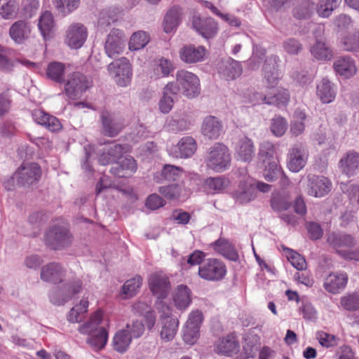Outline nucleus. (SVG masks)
<instances>
[{"label": "nucleus", "instance_id": "nucleus-19", "mask_svg": "<svg viewBox=\"0 0 359 359\" xmlns=\"http://www.w3.org/2000/svg\"><path fill=\"white\" fill-rule=\"evenodd\" d=\"M207 53V49L204 46L194 44L185 45L179 51L181 60L188 65L204 61Z\"/></svg>", "mask_w": 359, "mask_h": 359}, {"label": "nucleus", "instance_id": "nucleus-52", "mask_svg": "<svg viewBox=\"0 0 359 359\" xmlns=\"http://www.w3.org/2000/svg\"><path fill=\"white\" fill-rule=\"evenodd\" d=\"M258 158L262 165L269 163L271 161H277L275 157V147L270 142H264L260 144Z\"/></svg>", "mask_w": 359, "mask_h": 359}, {"label": "nucleus", "instance_id": "nucleus-16", "mask_svg": "<svg viewBox=\"0 0 359 359\" xmlns=\"http://www.w3.org/2000/svg\"><path fill=\"white\" fill-rule=\"evenodd\" d=\"M102 128L104 135L109 137L116 136L123 128V118L107 110H103L100 114Z\"/></svg>", "mask_w": 359, "mask_h": 359}, {"label": "nucleus", "instance_id": "nucleus-35", "mask_svg": "<svg viewBox=\"0 0 359 359\" xmlns=\"http://www.w3.org/2000/svg\"><path fill=\"white\" fill-rule=\"evenodd\" d=\"M222 124L218 118L213 116H206L201 125L202 134L210 140L217 139L222 131Z\"/></svg>", "mask_w": 359, "mask_h": 359}, {"label": "nucleus", "instance_id": "nucleus-29", "mask_svg": "<svg viewBox=\"0 0 359 359\" xmlns=\"http://www.w3.org/2000/svg\"><path fill=\"white\" fill-rule=\"evenodd\" d=\"M32 26L30 22L20 20L15 22L9 29V36L16 43L21 44L31 35Z\"/></svg>", "mask_w": 359, "mask_h": 359}, {"label": "nucleus", "instance_id": "nucleus-64", "mask_svg": "<svg viewBox=\"0 0 359 359\" xmlns=\"http://www.w3.org/2000/svg\"><path fill=\"white\" fill-rule=\"evenodd\" d=\"M341 304L347 311H356L359 309V294L353 293L342 297Z\"/></svg>", "mask_w": 359, "mask_h": 359}, {"label": "nucleus", "instance_id": "nucleus-42", "mask_svg": "<svg viewBox=\"0 0 359 359\" xmlns=\"http://www.w3.org/2000/svg\"><path fill=\"white\" fill-rule=\"evenodd\" d=\"M310 52L315 59L320 61H329L334 57L332 48L327 43L321 40H317L311 46Z\"/></svg>", "mask_w": 359, "mask_h": 359}, {"label": "nucleus", "instance_id": "nucleus-17", "mask_svg": "<svg viewBox=\"0 0 359 359\" xmlns=\"http://www.w3.org/2000/svg\"><path fill=\"white\" fill-rule=\"evenodd\" d=\"M131 146L128 144H110L103 149L102 153L99 156L98 161L101 165H107L114 161L124 158L123 154L129 152Z\"/></svg>", "mask_w": 359, "mask_h": 359}, {"label": "nucleus", "instance_id": "nucleus-61", "mask_svg": "<svg viewBox=\"0 0 359 359\" xmlns=\"http://www.w3.org/2000/svg\"><path fill=\"white\" fill-rule=\"evenodd\" d=\"M315 10L314 4L306 1L297 6L293 11L294 17L302 20L309 18Z\"/></svg>", "mask_w": 359, "mask_h": 359}, {"label": "nucleus", "instance_id": "nucleus-12", "mask_svg": "<svg viewBox=\"0 0 359 359\" xmlns=\"http://www.w3.org/2000/svg\"><path fill=\"white\" fill-rule=\"evenodd\" d=\"M203 322V314L201 311H193L183 328V340L189 345L194 344L199 338L200 326Z\"/></svg>", "mask_w": 359, "mask_h": 359}, {"label": "nucleus", "instance_id": "nucleus-39", "mask_svg": "<svg viewBox=\"0 0 359 359\" xmlns=\"http://www.w3.org/2000/svg\"><path fill=\"white\" fill-rule=\"evenodd\" d=\"M170 314L168 316H165L163 313L165 319L163 321L160 337L164 341H172L175 338L179 327L178 320L175 318H169Z\"/></svg>", "mask_w": 359, "mask_h": 359}, {"label": "nucleus", "instance_id": "nucleus-11", "mask_svg": "<svg viewBox=\"0 0 359 359\" xmlns=\"http://www.w3.org/2000/svg\"><path fill=\"white\" fill-rule=\"evenodd\" d=\"M309 152L306 147L302 143H297L292 146L287 154V165L293 172L302 170L307 162Z\"/></svg>", "mask_w": 359, "mask_h": 359}, {"label": "nucleus", "instance_id": "nucleus-57", "mask_svg": "<svg viewBox=\"0 0 359 359\" xmlns=\"http://www.w3.org/2000/svg\"><path fill=\"white\" fill-rule=\"evenodd\" d=\"M80 1L81 0H55L54 5L60 13L67 15L79 8Z\"/></svg>", "mask_w": 359, "mask_h": 359}, {"label": "nucleus", "instance_id": "nucleus-24", "mask_svg": "<svg viewBox=\"0 0 359 359\" xmlns=\"http://www.w3.org/2000/svg\"><path fill=\"white\" fill-rule=\"evenodd\" d=\"M333 68L337 75L345 79L353 77L358 71L355 60L348 55L336 58L333 63Z\"/></svg>", "mask_w": 359, "mask_h": 359}, {"label": "nucleus", "instance_id": "nucleus-41", "mask_svg": "<svg viewBox=\"0 0 359 359\" xmlns=\"http://www.w3.org/2000/svg\"><path fill=\"white\" fill-rule=\"evenodd\" d=\"M170 95H177V88L172 83H168L163 89L162 97L158 102L159 110L163 114H168L172 109L174 100Z\"/></svg>", "mask_w": 359, "mask_h": 359}, {"label": "nucleus", "instance_id": "nucleus-43", "mask_svg": "<svg viewBox=\"0 0 359 359\" xmlns=\"http://www.w3.org/2000/svg\"><path fill=\"white\" fill-rule=\"evenodd\" d=\"M182 10L178 6L172 7L165 14L163 27L166 33L174 32L180 24Z\"/></svg>", "mask_w": 359, "mask_h": 359}, {"label": "nucleus", "instance_id": "nucleus-40", "mask_svg": "<svg viewBox=\"0 0 359 359\" xmlns=\"http://www.w3.org/2000/svg\"><path fill=\"white\" fill-rule=\"evenodd\" d=\"M229 180L224 176L208 177L204 182V189L208 194H217L223 192L229 185Z\"/></svg>", "mask_w": 359, "mask_h": 359}, {"label": "nucleus", "instance_id": "nucleus-23", "mask_svg": "<svg viewBox=\"0 0 359 359\" xmlns=\"http://www.w3.org/2000/svg\"><path fill=\"white\" fill-rule=\"evenodd\" d=\"M242 72L241 64L231 57L222 59L218 64V74L226 81L238 78Z\"/></svg>", "mask_w": 359, "mask_h": 359}, {"label": "nucleus", "instance_id": "nucleus-13", "mask_svg": "<svg viewBox=\"0 0 359 359\" xmlns=\"http://www.w3.org/2000/svg\"><path fill=\"white\" fill-rule=\"evenodd\" d=\"M197 149V143L191 136H184L179 140L175 145L168 150L170 156L175 158H191Z\"/></svg>", "mask_w": 359, "mask_h": 359}, {"label": "nucleus", "instance_id": "nucleus-56", "mask_svg": "<svg viewBox=\"0 0 359 359\" xmlns=\"http://www.w3.org/2000/svg\"><path fill=\"white\" fill-rule=\"evenodd\" d=\"M18 4L15 0H5L0 8V15L4 19L9 20L16 17Z\"/></svg>", "mask_w": 359, "mask_h": 359}, {"label": "nucleus", "instance_id": "nucleus-20", "mask_svg": "<svg viewBox=\"0 0 359 359\" xmlns=\"http://www.w3.org/2000/svg\"><path fill=\"white\" fill-rule=\"evenodd\" d=\"M256 197L254 178L245 175L241 180L238 188L234 192V198L240 203H246Z\"/></svg>", "mask_w": 359, "mask_h": 359}, {"label": "nucleus", "instance_id": "nucleus-51", "mask_svg": "<svg viewBox=\"0 0 359 359\" xmlns=\"http://www.w3.org/2000/svg\"><path fill=\"white\" fill-rule=\"evenodd\" d=\"M158 191L163 196L168 199H177L187 195V191L182 185L178 184L161 187Z\"/></svg>", "mask_w": 359, "mask_h": 359}, {"label": "nucleus", "instance_id": "nucleus-45", "mask_svg": "<svg viewBox=\"0 0 359 359\" xmlns=\"http://www.w3.org/2000/svg\"><path fill=\"white\" fill-rule=\"evenodd\" d=\"M239 345L233 336L220 339L216 344L217 352L224 355H231L238 351Z\"/></svg>", "mask_w": 359, "mask_h": 359}, {"label": "nucleus", "instance_id": "nucleus-48", "mask_svg": "<svg viewBox=\"0 0 359 359\" xmlns=\"http://www.w3.org/2000/svg\"><path fill=\"white\" fill-rule=\"evenodd\" d=\"M150 36L144 31L134 32L128 41V48L130 51L140 50L144 48L149 42Z\"/></svg>", "mask_w": 359, "mask_h": 359}, {"label": "nucleus", "instance_id": "nucleus-44", "mask_svg": "<svg viewBox=\"0 0 359 359\" xmlns=\"http://www.w3.org/2000/svg\"><path fill=\"white\" fill-rule=\"evenodd\" d=\"M38 27L45 40L51 37L55 28V21L53 14L50 11H45L41 15Z\"/></svg>", "mask_w": 359, "mask_h": 359}, {"label": "nucleus", "instance_id": "nucleus-21", "mask_svg": "<svg viewBox=\"0 0 359 359\" xmlns=\"http://www.w3.org/2000/svg\"><path fill=\"white\" fill-rule=\"evenodd\" d=\"M330 180L323 176L309 175L308 176V194L315 197H323L331 190Z\"/></svg>", "mask_w": 359, "mask_h": 359}, {"label": "nucleus", "instance_id": "nucleus-28", "mask_svg": "<svg viewBox=\"0 0 359 359\" xmlns=\"http://www.w3.org/2000/svg\"><path fill=\"white\" fill-rule=\"evenodd\" d=\"M65 274V269L60 264L51 262L41 268L40 278L44 282L57 284L62 281Z\"/></svg>", "mask_w": 359, "mask_h": 359}, {"label": "nucleus", "instance_id": "nucleus-6", "mask_svg": "<svg viewBox=\"0 0 359 359\" xmlns=\"http://www.w3.org/2000/svg\"><path fill=\"white\" fill-rule=\"evenodd\" d=\"M108 71L114 77L117 85L126 87L131 81L133 71L132 66L126 57H121L108 65Z\"/></svg>", "mask_w": 359, "mask_h": 359}, {"label": "nucleus", "instance_id": "nucleus-34", "mask_svg": "<svg viewBox=\"0 0 359 359\" xmlns=\"http://www.w3.org/2000/svg\"><path fill=\"white\" fill-rule=\"evenodd\" d=\"M236 158L243 162H250L255 155L253 142L244 136L238 139L235 145Z\"/></svg>", "mask_w": 359, "mask_h": 359}, {"label": "nucleus", "instance_id": "nucleus-2", "mask_svg": "<svg viewBox=\"0 0 359 359\" xmlns=\"http://www.w3.org/2000/svg\"><path fill=\"white\" fill-rule=\"evenodd\" d=\"M231 156L228 147L222 143H215L208 150L205 159L208 168L216 172H222L230 168Z\"/></svg>", "mask_w": 359, "mask_h": 359}, {"label": "nucleus", "instance_id": "nucleus-49", "mask_svg": "<svg viewBox=\"0 0 359 359\" xmlns=\"http://www.w3.org/2000/svg\"><path fill=\"white\" fill-rule=\"evenodd\" d=\"M65 65L62 62H50L46 69V76L53 81L62 83L65 81Z\"/></svg>", "mask_w": 359, "mask_h": 359}, {"label": "nucleus", "instance_id": "nucleus-27", "mask_svg": "<svg viewBox=\"0 0 359 359\" xmlns=\"http://www.w3.org/2000/svg\"><path fill=\"white\" fill-rule=\"evenodd\" d=\"M192 25L196 32L205 39L214 37L218 30L216 22L211 18H202L199 16H194Z\"/></svg>", "mask_w": 359, "mask_h": 359}, {"label": "nucleus", "instance_id": "nucleus-53", "mask_svg": "<svg viewBox=\"0 0 359 359\" xmlns=\"http://www.w3.org/2000/svg\"><path fill=\"white\" fill-rule=\"evenodd\" d=\"M264 167V177L269 182H273L283 175V170L277 161H271L263 165Z\"/></svg>", "mask_w": 359, "mask_h": 359}, {"label": "nucleus", "instance_id": "nucleus-36", "mask_svg": "<svg viewBox=\"0 0 359 359\" xmlns=\"http://www.w3.org/2000/svg\"><path fill=\"white\" fill-rule=\"evenodd\" d=\"M327 243L335 248L339 253V248H351L355 243V238L344 233H331L327 239Z\"/></svg>", "mask_w": 359, "mask_h": 359}, {"label": "nucleus", "instance_id": "nucleus-50", "mask_svg": "<svg viewBox=\"0 0 359 359\" xmlns=\"http://www.w3.org/2000/svg\"><path fill=\"white\" fill-rule=\"evenodd\" d=\"M306 118V115L304 111L300 109L295 110L290 123V133L293 136L297 137L304 133Z\"/></svg>", "mask_w": 359, "mask_h": 359}, {"label": "nucleus", "instance_id": "nucleus-31", "mask_svg": "<svg viewBox=\"0 0 359 359\" xmlns=\"http://www.w3.org/2000/svg\"><path fill=\"white\" fill-rule=\"evenodd\" d=\"M192 126L193 121L188 115L175 114L167 118L164 127L168 131L178 133L189 130Z\"/></svg>", "mask_w": 359, "mask_h": 359}, {"label": "nucleus", "instance_id": "nucleus-54", "mask_svg": "<svg viewBox=\"0 0 359 359\" xmlns=\"http://www.w3.org/2000/svg\"><path fill=\"white\" fill-rule=\"evenodd\" d=\"M142 283L141 276H136L133 278L128 280L122 287L123 294L124 298H130L133 297L140 287Z\"/></svg>", "mask_w": 359, "mask_h": 359}, {"label": "nucleus", "instance_id": "nucleus-14", "mask_svg": "<svg viewBox=\"0 0 359 359\" xmlns=\"http://www.w3.org/2000/svg\"><path fill=\"white\" fill-rule=\"evenodd\" d=\"M41 169L35 163H23L15 173L17 184L20 186H29L38 182L41 177Z\"/></svg>", "mask_w": 359, "mask_h": 359}, {"label": "nucleus", "instance_id": "nucleus-60", "mask_svg": "<svg viewBox=\"0 0 359 359\" xmlns=\"http://www.w3.org/2000/svg\"><path fill=\"white\" fill-rule=\"evenodd\" d=\"M340 189L348 196L352 205L359 207V187L358 185L350 183H341Z\"/></svg>", "mask_w": 359, "mask_h": 359}, {"label": "nucleus", "instance_id": "nucleus-30", "mask_svg": "<svg viewBox=\"0 0 359 359\" xmlns=\"http://www.w3.org/2000/svg\"><path fill=\"white\" fill-rule=\"evenodd\" d=\"M174 70L172 62L166 58L161 57L154 61L148 75L150 79L157 80L168 77Z\"/></svg>", "mask_w": 359, "mask_h": 359}, {"label": "nucleus", "instance_id": "nucleus-32", "mask_svg": "<svg viewBox=\"0 0 359 359\" xmlns=\"http://www.w3.org/2000/svg\"><path fill=\"white\" fill-rule=\"evenodd\" d=\"M136 170L137 163L135 160L128 156L114 163L111 168V172L118 177H127L132 175Z\"/></svg>", "mask_w": 359, "mask_h": 359}, {"label": "nucleus", "instance_id": "nucleus-47", "mask_svg": "<svg viewBox=\"0 0 359 359\" xmlns=\"http://www.w3.org/2000/svg\"><path fill=\"white\" fill-rule=\"evenodd\" d=\"M88 297H83L79 304L75 305L70 310L67 316V320L72 323L81 321L88 311Z\"/></svg>", "mask_w": 359, "mask_h": 359}, {"label": "nucleus", "instance_id": "nucleus-62", "mask_svg": "<svg viewBox=\"0 0 359 359\" xmlns=\"http://www.w3.org/2000/svg\"><path fill=\"white\" fill-rule=\"evenodd\" d=\"M337 6V0H319L315 8L318 14L323 18L329 17Z\"/></svg>", "mask_w": 359, "mask_h": 359}, {"label": "nucleus", "instance_id": "nucleus-10", "mask_svg": "<svg viewBox=\"0 0 359 359\" xmlns=\"http://www.w3.org/2000/svg\"><path fill=\"white\" fill-rule=\"evenodd\" d=\"M126 37L124 32L119 29H113L107 34L104 50L107 56L111 58L121 54L126 47Z\"/></svg>", "mask_w": 359, "mask_h": 359}, {"label": "nucleus", "instance_id": "nucleus-4", "mask_svg": "<svg viewBox=\"0 0 359 359\" xmlns=\"http://www.w3.org/2000/svg\"><path fill=\"white\" fill-rule=\"evenodd\" d=\"M149 285L151 291L158 299L157 309L161 313H164L165 316H168L170 313V306L163 302L170 290V282L168 277L163 274L154 273L149 277Z\"/></svg>", "mask_w": 359, "mask_h": 359}, {"label": "nucleus", "instance_id": "nucleus-7", "mask_svg": "<svg viewBox=\"0 0 359 359\" xmlns=\"http://www.w3.org/2000/svg\"><path fill=\"white\" fill-rule=\"evenodd\" d=\"M45 243L50 249L61 250L71 244L72 236L66 227L53 226L46 233Z\"/></svg>", "mask_w": 359, "mask_h": 359}, {"label": "nucleus", "instance_id": "nucleus-22", "mask_svg": "<svg viewBox=\"0 0 359 359\" xmlns=\"http://www.w3.org/2000/svg\"><path fill=\"white\" fill-rule=\"evenodd\" d=\"M348 280V277L346 272H332L325 278L323 287L329 293L339 294L345 289Z\"/></svg>", "mask_w": 359, "mask_h": 359}, {"label": "nucleus", "instance_id": "nucleus-63", "mask_svg": "<svg viewBox=\"0 0 359 359\" xmlns=\"http://www.w3.org/2000/svg\"><path fill=\"white\" fill-rule=\"evenodd\" d=\"M286 250L287 258L295 269L302 271L306 268V259L301 255L289 248H286Z\"/></svg>", "mask_w": 359, "mask_h": 359}, {"label": "nucleus", "instance_id": "nucleus-25", "mask_svg": "<svg viewBox=\"0 0 359 359\" xmlns=\"http://www.w3.org/2000/svg\"><path fill=\"white\" fill-rule=\"evenodd\" d=\"M278 59L276 55H271L267 57L264 61L263 74L264 81L269 88L275 87L280 79V73L276 67Z\"/></svg>", "mask_w": 359, "mask_h": 359}, {"label": "nucleus", "instance_id": "nucleus-59", "mask_svg": "<svg viewBox=\"0 0 359 359\" xmlns=\"http://www.w3.org/2000/svg\"><path fill=\"white\" fill-rule=\"evenodd\" d=\"M287 120L280 116H276L271 121L270 130L271 133L276 137H282L287 129Z\"/></svg>", "mask_w": 359, "mask_h": 359}, {"label": "nucleus", "instance_id": "nucleus-38", "mask_svg": "<svg viewBox=\"0 0 359 359\" xmlns=\"http://www.w3.org/2000/svg\"><path fill=\"white\" fill-rule=\"evenodd\" d=\"M172 299L178 309H186L191 302V292L187 285H178L172 293Z\"/></svg>", "mask_w": 359, "mask_h": 359}, {"label": "nucleus", "instance_id": "nucleus-55", "mask_svg": "<svg viewBox=\"0 0 359 359\" xmlns=\"http://www.w3.org/2000/svg\"><path fill=\"white\" fill-rule=\"evenodd\" d=\"M163 178L168 181H175L182 175H187L182 168L172 165H165L161 171Z\"/></svg>", "mask_w": 359, "mask_h": 359}, {"label": "nucleus", "instance_id": "nucleus-37", "mask_svg": "<svg viewBox=\"0 0 359 359\" xmlns=\"http://www.w3.org/2000/svg\"><path fill=\"white\" fill-rule=\"evenodd\" d=\"M339 167L346 175H355L359 168V154L355 151L347 152L340 160Z\"/></svg>", "mask_w": 359, "mask_h": 359}, {"label": "nucleus", "instance_id": "nucleus-33", "mask_svg": "<svg viewBox=\"0 0 359 359\" xmlns=\"http://www.w3.org/2000/svg\"><path fill=\"white\" fill-rule=\"evenodd\" d=\"M316 95L322 103H331L336 97L337 87L328 79L323 78L316 85Z\"/></svg>", "mask_w": 359, "mask_h": 359}, {"label": "nucleus", "instance_id": "nucleus-18", "mask_svg": "<svg viewBox=\"0 0 359 359\" xmlns=\"http://www.w3.org/2000/svg\"><path fill=\"white\" fill-rule=\"evenodd\" d=\"M276 91V93L271 96L256 93L253 95L251 102L253 104L264 103L269 105L274 104L278 107L285 106L290 100V94L287 90L278 88Z\"/></svg>", "mask_w": 359, "mask_h": 359}, {"label": "nucleus", "instance_id": "nucleus-1", "mask_svg": "<svg viewBox=\"0 0 359 359\" xmlns=\"http://www.w3.org/2000/svg\"><path fill=\"white\" fill-rule=\"evenodd\" d=\"M102 318L103 312L98 310L92 314L87 323L79 328L81 334L89 335L87 343L95 351L104 348L108 340L107 330L100 326Z\"/></svg>", "mask_w": 359, "mask_h": 359}, {"label": "nucleus", "instance_id": "nucleus-26", "mask_svg": "<svg viewBox=\"0 0 359 359\" xmlns=\"http://www.w3.org/2000/svg\"><path fill=\"white\" fill-rule=\"evenodd\" d=\"M32 116L36 123L43 126L51 132H58L62 128L57 118L41 109H37L34 110L32 113Z\"/></svg>", "mask_w": 359, "mask_h": 359}, {"label": "nucleus", "instance_id": "nucleus-15", "mask_svg": "<svg viewBox=\"0 0 359 359\" xmlns=\"http://www.w3.org/2000/svg\"><path fill=\"white\" fill-rule=\"evenodd\" d=\"M87 37V28L80 22H74L67 27L65 41L70 48L79 49L83 46Z\"/></svg>", "mask_w": 359, "mask_h": 359}, {"label": "nucleus", "instance_id": "nucleus-8", "mask_svg": "<svg viewBox=\"0 0 359 359\" xmlns=\"http://www.w3.org/2000/svg\"><path fill=\"white\" fill-rule=\"evenodd\" d=\"M82 282L79 279L65 283L62 287L52 290L49 294L50 301L55 305H63L76 294L81 292Z\"/></svg>", "mask_w": 359, "mask_h": 359}, {"label": "nucleus", "instance_id": "nucleus-58", "mask_svg": "<svg viewBox=\"0 0 359 359\" xmlns=\"http://www.w3.org/2000/svg\"><path fill=\"white\" fill-rule=\"evenodd\" d=\"M341 43L346 51L357 53L359 52V30L353 34L344 36Z\"/></svg>", "mask_w": 359, "mask_h": 359}, {"label": "nucleus", "instance_id": "nucleus-5", "mask_svg": "<svg viewBox=\"0 0 359 359\" xmlns=\"http://www.w3.org/2000/svg\"><path fill=\"white\" fill-rule=\"evenodd\" d=\"M90 86V83L86 76L74 72L67 76L64 93L68 99L76 100L80 99Z\"/></svg>", "mask_w": 359, "mask_h": 359}, {"label": "nucleus", "instance_id": "nucleus-3", "mask_svg": "<svg viewBox=\"0 0 359 359\" xmlns=\"http://www.w3.org/2000/svg\"><path fill=\"white\" fill-rule=\"evenodd\" d=\"M176 81H171L177 88V94L181 92L188 98H194L201 93V83L198 76L187 70H179L176 73Z\"/></svg>", "mask_w": 359, "mask_h": 359}, {"label": "nucleus", "instance_id": "nucleus-9", "mask_svg": "<svg viewBox=\"0 0 359 359\" xmlns=\"http://www.w3.org/2000/svg\"><path fill=\"white\" fill-rule=\"evenodd\" d=\"M226 266L216 259L205 260L198 268L199 276L206 280L217 281L226 275Z\"/></svg>", "mask_w": 359, "mask_h": 359}, {"label": "nucleus", "instance_id": "nucleus-46", "mask_svg": "<svg viewBox=\"0 0 359 359\" xmlns=\"http://www.w3.org/2000/svg\"><path fill=\"white\" fill-rule=\"evenodd\" d=\"M131 341V336H129L126 330L121 329L115 333L113 337L112 346L116 352L123 353L129 348Z\"/></svg>", "mask_w": 359, "mask_h": 359}]
</instances>
